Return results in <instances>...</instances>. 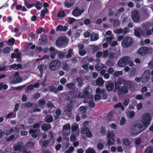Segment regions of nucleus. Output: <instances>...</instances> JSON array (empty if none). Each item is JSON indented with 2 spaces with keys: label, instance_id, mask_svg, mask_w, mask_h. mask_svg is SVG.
Returning <instances> with one entry per match:
<instances>
[{
  "label": "nucleus",
  "instance_id": "obj_1",
  "mask_svg": "<svg viewBox=\"0 0 153 153\" xmlns=\"http://www.w3.org/2000/svg\"><path fill=\"white\" fill-rule=\"evenodd\" d=\"M93 92V91L92 88L89 86H88L84 89L82 94L80 92H78L77 98H82L87 97L89 98L93 99L94 97L92 94Z\"/></svg>",
  "mask_w": 153,
  "mask_h": 153
},
{
  "label": "nucleus",
  "instance_id": "obj_2",
  "mask_svg": "<svg viewBox=\"0 0 153 153\" xmlns=\"http://www.w3.org/2000/svg\"><path fill=\"white\" fill-rule=\"evenodd\" d=\"M145 129V127L141 124L133 125L131 128L130 132L133 135H137Z\"/></svg>",
  "mask_w": 153,
  "mask_h": 153
},
{
  "label": "nucleus",
  "instance_id": "obj_3",
  "mask_svg": "<svg viewBox=\"0 0 153 153\" xmlns=\"http://www.w3.org/2000/svg\"><path fill=\"white\" fill-rule=\"evenodd\" d=\"M133 62L131 60L130 58L128 56H125L121 58L118 62V65L120 67H123L128 64L132 66L133 65Z\"/></svg>",
  "mask_w": 153,
  "mask_h": 153
},
{
  "label": "nucleus",
  "instance_id": "obj_4",
  "mask_svg": "<svg viewBox=\"0 0 153 153\" xmlns=\"http://www.w3.org/2000/svg\"><path fill=\"white\" fill-rule=\"evenodd\" d=\"M151 120L150 114L149 113H145L142 115L141 121L145 129L150 123Z\"/></svg>",
  "mask_w": 153,
  "mask_h": 153
},
{
  "label": "nucleus",
  "instance_id": "obj_5",
  "mask_svg": "<svg viewBox=\"0 0 153 153\" xmlns=\"http://www.w3.org/2000/svg\"><path fill=\"white\" fill-rule=\"evenodd\" d=\"M147 30L146 33L145 34L140 28H136L134 31L135 35L137 37H139L141 36V35L145 36H150L151 35L152 32L151 30Z\"/></svg>",
  "mask_w": 153,
  "mask_h": 153
},
{
  "label": "nucleus",
  "instance_id": "obj_6",
  "mask_svg": "<svg viewBox=\"0 0 153 153\" xmlns=\"http://www.w3.org/2000/svg\"><path fill=\"white\" fill-rule=\"evenodd\" d=\"M61 63L58 60H53L49 64V68L52 71H55L59 68Z\"/></svg>",
  "mask_w": 153,
  "mask_h": 153
},
{
  "label": "nucleus",
  "instance_id": "obj_7",
  "mask_svg": "<svg viewBox=\"0 0 153 153\" xmlns=\"http://www.w3.org/2000/svg\"><path fill=\"white\" fill-rule=\"evenodd\" d=\"M153 52V49L150 47H142L138 50V53L141 55L152 53Z\"/></svg>",
  "mask_w": 153,
  "mask_h": 153
},
{
  "label": "nucleus",
  "instance_id": "obj_8",
  "mask_svg": "<svg viewBox=\"0 0 153 153\" xmlns=\"http://www.w3.org/2000/svg\"><path fill=\"white\" fill-rule=\"evenodd\" d=\"M133 43L132 39L130 37H126L122 41L121 44L124 48H127L131 46Z\"/></svg>",
  "mask_w": 153,
  "mask_h": 153
},
{
  "label": "nucleus",
  "instance_id": "obj_9",
  "mask_svg": "<svg viewBox=\"0 0 153 153\" xmlns=\"http://www.w3.org/2000/svg\"><path fill=\"white\" fill-rule=\"evenodd\" d=\"M68 42L67 39L64 37L58 39L56 42V44L58 47H64L66 46Z\"/></svg>",
  "mask_w": 153,
  "mask_h": 153
},
{
  "label": "nucleus",
  "instance_id": "obj_10",
  "mask_svg": "<svg viewBox=\"0 0 153 153\" xmlns=\"http://www.w3.org/2000/svg\"><path fill=\"white\" fill-rule=\"evenodd\" d=\"M14 149L15 151H19L23 152V153H29L30 151H26L27 150V147L25 146H21L20 144L16 145L14 147Z\"/></svg>",
  "mask_w": 153,
  "mask_h": 153
},
{
  "label": "nucleus",
  "instance_id": "obj_11",
  "mask_svg": "<svg viewBox=\"0 0 153 153\" xmlns=\"http://www.w3.org/2000/svg\"><path fill=\"white\" fill-rule=\"evenodd\" d=\"M70 128L71 126L68 124L63 126L62 134L63 136L66 137L69 135L71 132Z\"/></svg>",
  "mask_w": 153,
  "mask_h": 153
},
{
  "label": "nucleus",
  "instance_id": "obj_12",
  "mask_svg": "<svg viewBox=\"0 0 153 153\" xmlns=\"http://www.w3.org/2000/svg\"><path fill=\"white\" fill-rule=\"evenodd\" d=\"M131 16L132 19L134 22H137L140 20L139 14L137 10H134L132 12Z\"/></svg>",
  "mask_w": 153,
  "mask_h": 153
},
{
  "label": "nucleus",
  "instance_id": "obj_13",
  "mask_svg": "<svg viewBox=\"0 0 153 153\" xmlns=\"http://www.w3.org/2000/svg\"><path fill=\"white\" fill-rule=\"evenodd\" d=\"M95 92L96 94L102 96V99H105L106 98V95L105 93V90L103 89H100L99 88H97Z\"/></svg>",
  "mask_w": 153,
  "mask_h": 153
},
{
  "label": "nucleus",
  "instance_id": "obj_14",
  "mask_svg": "<svg viewBox=\"0 0 153 153\" xmlns=\"http://www.w3.org/2000/svg\"><path fill=\"white\" fill-rule=\"evenodd\" d=\"M122 84L131 85V82L129 81H126L122 78H119L118 79L117 82L115 83V87H118V85H120Z\"/></svg>",
  "mask_w": 153,
  "mask_h": 153
},
{
  "label": "nucleus",
  "instance_id": "obj_15",
  "mask_svg": "<svg viewBox=\"0 0 153 153\" xmlns=\"http://www.w3.org/2000/svg\"><path fill=\"white\" fill-rule=\"evenodd\" d=\"M83 9L80 10L78 8H75L72 12V15L75 17L80 16L84 12Z\"/></svg>",
  "mask_w": 153,
  "mask_h": 153
},
{
  "label": "nucleus",
  "instance_id": "obj_16",
  "mask_svg": "<svg viewBox=\"0 0 153 153\" xmlns=\"http://www.w3.org/2000/svg\"><path fill=\"white\" fill-rule=\"evenodd\" d=\"M76 2V0H65L64 2V5L66 7L70 8L73 6Z\"/></svg>",
  "mask_w": 153,
  "mask_h": 153
},
{
  "label": "nucleus",
  "instance_id": "obj_17",
  "mask_svg": "<svg viewBox=\"0 0 153 153\" xmlns=\"http://www.w3.org/2000/svg\"><path fill=\"white\" fill-rule=\"evenodd\" d=\"M73 105H68L65 109V111L66 112V114L69 117L71 116V112L72 109Z\"/></svg>",
  "mask_w": 153,
  "mask_h": 153
},
{
  "label": "nucleus",
  "instance_id": "obj_18",
  "mask_svg": "<svg viewBox=\"0 0 153 153\" xmlns=\"http://www.w3.org/2000/svg\"><path fill=\"white\" fill-rule=\"evenodd\" d=\"M15 77L16 78V80L13 82L12 83H16L19 82H22V77L19 76L18 72H16L15 74Z\"/></svg>",
  "mask_w": 153,
  "mask_h": 153
},
{
  "label": "nucleus",
  "instance_id": "obj_19",
  "mask_svg": "<svg viewBox=\"0 0 153 153\" xmlns=\"http://www.w3.org/2000/svg\"><path fill=\"white\" fill-rule=\"evenodd\" d=\"M47 37L46 36H44L39 39L38 42L39 44L41 45H43L47 43Z\"/></svg>",
  "mask_w": 153,
  "mask_h": 153
},
{
  "label": "nucleus",
  "instance_id": "obj_20",
  "mask_svg": "<svg viewBox=\"0 0 153 153\" xmlns=\"http://www.w3.org/2000/svg\"><path fill=\"white\" fill-rule=\"evenodd\" d=\"M50 50L51 52L50 56L51 58L53 59L54 58L56 54H57L58 51L53 47H51Z\"/></svg>",
  "mask_w": 153,
  "mask_h": 153
},
{
  "label": "nucleus",
  "instance_id": "obj_21",
  "mask_svg": "<svg viewBox=\"0 0 153 153\" xmlns=\"http://www.w3.org/2000/svg\"><path fill=\"white\" fill-rule=\"evenodd\" d=\"M127 117L129 119H132L135 116V113L133 111H128L126 112Z\"/></svg>",
  "mask_w": 153,
  "mask_h": 153
},
{
  "label": "nucleus",
  "instance_id": "obj_22",
  "mask_svg": "<svg viewBox=\"0 0 153 153\" xmlns=\"http://www.w3.org/2000/svg\"><path fill=\"white\" fill-rule=\"evenodd\" d=\"M38 130L37 129H36L34 130V129H30L29 131V133L31 134V136L34 138H36L37 137V134L36 132Z\"/></svg>",
  "mask_w": 153,
  "mask_h": 153
},
{
  "label": "nucleus",
  "instance_id": "obj_23",
  "mask_svg": "<svg viewBox=\"0 0 153 153\" xmlns=\"http://www.w3.org/2000/svg\"><path fill=\"white\" fill-rule=\"evenodd\" d=\"M114 86L113 83L107 82L106 85V88L108 91H111L114 88Z\"/></svg>",
  "mask_w": 153,
  "mask_h": 153
},
{
  "label": "nucleus",
  "instance_id": "obj_24",
  "mask_svg": "<svg viewBox=\"0 0 153 153\" xmlns=\"http://www.w3.org/2000/svg\"><path fill=\"white\" fill-rule=\"evenodd\" d=\"M104 83V81L101 78H98L96 80V84L100 86H102Z\"/></svg>",
  "mask_w": 153,
  "mask_h": 153
},
{
  "label": "nucleus",
  "instance_id": "obj_25",
  "mask_svg": "<svg viewBox=\"0 0 153 153\" xmlns=\"http://www.w3.org/2000/svg\"><path fill=\"white\" fill-rule=\"evenodd\" d=\"M114 134L113 132H111L108 131L107 135V137L108 138L111 139L112 141H114Z\"/></svg>",
  "mask_w": 153,
  "mask_h": 153
},
{
  "label": "nucleus",
  "instance_id": "obj_26",
  "mask_svg": "<svg viewBox=\"0 0 153 153\" xmlns=\"http://www.w3.org/2000/svg\"><path fill=\"white\" fill-rule=\"evenodd\" d=\"M68 30V28L66 27H63L61 25H59L56 27V30L58 31H67Z\"/></svg>",
  "mask_w": 153,
  "mask_h": 153
},
{
  "label": "nucleus",
  "instance_id": "obj_27",
  "mask_svg": "<svg viewBox=\"0 0 153 153\" xmlns=\"http://www.w3.org/2000/svg\"><path fill=\"white\" fill-rule=\"evenodd\" d=\"M99 39V35L96 33H93L91 36V40L92 41H95Z\"/></svg>",
  "mask_w": 153,
  "mask_h": 153
},
{
  "label": "nucleus",
  "instance_id": "obj_28",
  "mask_svg": "<svg viewBox=\"0 0 153 153\" xmlns=\"http://www.w3.org/2000/svg\"><path fill=\"white\" fill-rule=\"evenodd\" d=\"M51 128V126L50 124H44L42 126V129L43 131H47Z\"/></svg>",
  "mask_w": 153,
  "mask_h": 153
},
{
  "label": "nucleus",
  "instance_id": "obj_29",
  "mask_svg": "<svg viewBox=\"0 0 153 153\" xmlns=\"http://www.w3.org/2000/svg\"><path fill=\"white\" fill-rule=\"evenodd\" d=\"M122 142L123 144L126 146H128L131 144L130 140L126 138L124 139L123 140Z\"/></svg>",
  "mask_w": 153,
  "mask_h": 153
},
{
  "label": "nucleus",
  "instance_id": "obj_30",
  "mask_svg": "<svg viewBox=\"0 0 153 153\" xmlns=\"http://www.w3.org/2000/svg\"><path fill=\"white\" fill-rule=\"evenodd\" d=\"M151 26V24L150 23H146L143 24L142 27L144 30H147Z\"/></svg>",
  "mask_w": 153,
  "mask_h": 153
},
{
  "label": "nucleus",
  "instance_id": "obj_31",
  "mask_svg": "<svg viewBox=\"0 0 153 153\" xmlns=\"http://www.w3.org/2000/svg\"><path fill=\"white\" fill-rule=\"evenodd\" d=\"M21 128V129H24V126L23 125H20L18 127H16L14 128L15 132H16L17 133H18L20 131V129Z\"/></svg>",
  "mask_w": 153,
  "mask_h": 153
},
{
  "label": "nucleus",
  "instance_id": "obj_32",
  "mask_svg": "<svg viewBox=\"0 0 153 153\" xmlns=\"http://www.w3.org/2000/svg\"><path fill=\"white\" fill-rule=\"evenodd\" d=\"M136 72L137 71L135 68L133 67L130 69L129 75L130 76H133L136 74Z\"/></svg>",
  "mask_w": 153,
  "mask_h": 153
},
{
  "label": "nucleus",
  "instance_id": "obj_33",
  "mask_svg": "<svg viewBox=\"0 0 153 153\" xmlns=\"http://www.w3.org/2000/svg\"><path fill=\"white\" fill-rule=\"evenodd\" d=\"M104 67L103 64L101 63H99L96 64L95 66V68L96 69L98 70H101Z\"/></svg>",
  "mask_w": 153,
  "mask_h": 153
},
{
  "label": "nucleus",
  "instance_id": "obj_34",
  "mask_svg": "<svg viewBox=\"0 0 153 153\" xmlns=\"http://www.w3.org/2000/svg\"><path fill=\"white\" fill-rule=\"evenodd\" d=\"M89 129L85 126H84L81 129V132L82 133L86 134L88 131Z\"/></svg>",
  "mask_w": 153,
  "mask_h": 153
},
{
  "label": "nucleus",
  "instance_id": "obj_35",
  "mask_svg": "<svg viewBox=\"0 0 153 153\" xmlns=\"http://www.w3.org/2000/svg\"><path fill=\"white\" fill-rule=\"evenodd\" d=\"M45 104V101L43 99H41L38 101V105L41 107L42 108L43 106Z\"/></svg>",
  "mask_w": 153,
  "mask_h": 153
},
{
  "label": "nucleus",
  "instance_id": "obj_36",
  "mask_svg": "<svg viewBox=\"0 0 153 153\" xmlns=\"http://www.w3.org/2000/svg\"><path fill=\"white\" fill-rule=\"evenodd\" d=\"M49 142V141L48 140H46L44 141H43L42 140H40L39 142V144L41 146H47Z\"/></svg>",
  "mask_w": 153,
  "mask_h": 153
},
{
  "label": "nucleus",
  "instance_id": "obj_37",
  "mask_svg": "<svg viewBox=\"0 0 153 153\" xmlns=\"http://www.w3.org/2000/svg\"><path fill=\"white\" fill-rule=\"evenodd\" d=\"M66 14L64 11L60 10L58 13L57 16L59 18L63 17Z\"/></svg>",
  "mask_w": 153,
  "mask_h": 153
},
{
  "label": "nucleus",
  "instance_id": "obj_38",
  "mask_svg": "<svg viewBox=\"0 0 153 153\" xmlns=\"http://www.w3.org/2000/svg\"><path fill=\"white\" fill-rule=\"evenodd\" d=\"M114 108H120L122 110H124V106L120 103H119L115 105L114 106Z\"/></svg>",
  "mask_w": 153,
  "mask_h": 153
},
{
  "label": "nucleus",
  "instance_id": "obj_39",
  "mask_svg": "<svg viewBox=\"0 0 153 153\" xmlns=\"http://www.w3.org/2000/svg\"><path fill=\"white\" fill-rule=\"evenodd\" d=\"M53 117L51 115H47L45 118V121L47 122H51L53 121Z\"/></svg>",
  "mask_w": 153,
  "mask_h": 153
},
{
  "label": "nucleus",
  "instance_id": "obj_40",
  "mask_svg": "<svg viewBox=\"0 0 153 153\" xmlns=\"http://www.w3.org/2000/svg\"><path fill=\"white\" fill-rule=\"evenodd\" d=\"M113 74L114 77H118L120 75H122L123 74V72L122 71H115Z\"/></svg>",
  "mask_w": 153,
  "mask_h": 153
},
{
  "label": "nucleus",
  "instance_id": "obj_41",
  "mask_svg": "<svg viewBox=\"0 0 153 153\" xmlns=\"http://www.w3.org/2000/svg\"><path fill=\"white\" fill-rule=\"evenodd\" d=\"M85 153H96V152L94 149L90 147L86 150Z\"/></svg>",
  "mask_w": 153,
  "mask_h": 153
},
{
  "label": "nucleus",
  "instance_id": "obj_42",
  "mask_svg": "<svg viewBox=\"0 0 153 153\" xmlns=\"http://www.w3.org/2000/svg\"><path fill=\"white\" fill-rule=\"evenodd\" d=\"M153 149L152 147H148L145 150V153H152Z\"/></svg>",
  "mask_w": 153,
  "mask_h": 153
},
{
  "label": "nucleus",
  "instance_id": "obj_43",
  "mask_svg": "<svg viewBox=\"0 0 153 153\" xmlns=\"http://www.w3.org/2000/svg\"><path fill=\"white\" fill-rule=\"evenodd\" d=\"M87 107H85L84 106H82L80 107L78 109L79 111L80 112H85V111L87 109Z\"/></svg>",
  "mask_w": 153,
  "mask_h": 153
},
{
  "label": "nucleus",
  "instance_id": "obj_44",
  "mask_svg": "<svg viewBox=\"0 0 153 153\" xmlns=\"http://www.w3.org/2000/svg\"><path fill=\"white\" fill-rule=\"evenodd\" d=\"M10 67L11 68H13L16 69H17L18 68H20L22 67L21 65L19 64L16 65V64H13L11 65Z\"/></svg>",
  "mask_w": 153,
  "mask_h": 153
},
{
  "label": "nucleus",
  "instance_id": "obj_45",
  "mask_svg": "<svg viewBox=\"0 0 153 153\" xmlns=\"http://www.w3.org/2000/svg\"><path fill=\"white\" fill-rule=\"evenodd\" d=\"M56 113L57 116H54V118L56 120L58 119L59 118L58 116H60L61 114V111L58 109L56 110Z\"/></svg>",
  "mask_w": 153,
  "mask_h": 153
},
{
  "label": "nucleus",
  "instance_id": "obj_46",
  "mask_svg": "<svg viewBox=\"0 0 153 153\" xmlns=\"http://www.w3.org/2000/svg\"><path fill=\"white\" fill-rule=\"evenodd\" d=\"M47 67V66L46 65L44 64L40 65L39 66V68L40 70L41 73L42 72L43 69H45Z\"/></svg>",
  "mask_w": 153,
  "mask_h": 153
},
{
  "label": "nucleus",
  "instance_id": "obj_47",
  "mask_svg": "<svg viewBox=\"0 0 153 153\" xmlns=\"http://www.w3.org/2000/svg\"><path fill=\"white\" fill-rule=\"evenodd\" d=\"M42 6V4L39 2H37L35 5V7L38 10H40Z\"/></svg>",
  "mask_w": 153,
  "mask_h": 153
},
{
  "label": "nucleus",
  "instance_id": "obj_48",
  "mask_svg": "<svg viewBox=\"0 0 153 153\" xmlns=\"http://www.w3.org/2000/svg\"><path fill=\"white\" fill-rule=\"evenodd\" d=\"M73 54V50L71 49H70L68 50V54L66 56V58H71Z\"/></svg>",
  "mask_w": 153,
  "mask_h": 153
},
{
  "label": "nucleus",
  "instance_id": "obj_49",
  "mask_svg": "<svg viewBox=\"0 0 153 153\" xmlns=\"http://www.w3.org/2000/svg\"><path fill=\"white\" fill-rule=\"evenodd\" d=\"M25 5L27 8H30L34 6V4H30L27 2L26 1H25Z\"/></svg>",
  "mask_w": 153,
  "mask_h": 153
},
{
  "label": "nucleus",
  "instance_id": "obj_50",
  "mask_svg": "<svg viewBox=\"0 0 153 153\" xmlns=\"http://www.w3.org/2000/svg\"><path fill=\"white\" fill-rule=\"evenodd\" d=\"M66 86L69 89H72L74 88L75 85L72 83H69L66 85Z\"/></svg>",
  "mask_w": 153,
  "mask_h": 153
},
{
  "label": "nucleus",
  "instance_id": "obj_51",
  "mask_svg": "<svg viewBox=\"0 0 153 153\" xmlns=\"http://www.w3.org/2000/svg\"><path fill=\"white\" fill-rule=\"evenodd\" d=\"M78 83V85L79 86L81 87L83 85L82 81V79L80 78H78L76 79Z\"/></svg>",
  "mask_w": 153,
  "mask_h": 153
},
{
  "label": "nucleus",
  "instance_id": "obj_52",
  "mask_svg": "<svg viewBox=\"0 0 153 153\" xmlns=\"http://www.w3.org/2000/svg\"><path fill=\"white\" fill-rule=\"evenodd\" d=\"M48 11V10L47 9H46L45 10H42L41 14L40 15L41 17L42 18H43L45 16V14L47 13Z\"/></svg>",
  "mask_w": 153,
  "mask_h": 153
},
{
  "label": "nucleus",
  "instance_id": "obj_53",
  "mask_svg": "<svg viewBox=\"0 0 153 153\" xmlns=\"http://www.w3.org/2000/svg\"><path fill=\"white\" fill-rule=\"evenodd\" d=\"M49 89L50 91L54 92L55 93L57 92V89L54 86H51L49 87Z\"/></svg>",
  "mask_w": 153,
  "mask_h": 153
},
{
  "label": "nucleus",
  "instance_id": "obj_54",
  "mask_svg": "<svg viewBox=\"0 0 153 153\" xmlns=\"http://www.w3.org/2000/svg\"><path fill=\"white\" fill-rule=\"evenodd\" d=\"M102 98V96L96 94L94 96V100L97 101Z\"/></svg>",
  "mask_w": 153,
  "mask_h": 153
},
{
  "label": "nucleus",
  "instance_id": "obj_55",
  "mask_svg": "<svg viewBox=\"0 0 153 153\" xmlns=\"http://www.w3.org/2000/svg\"><path fill=\"white\" fill-rule=\"evenodd\" d=\"M102 57L105 58L108 57L109 55V53L107 50H105L103 51L102 53Z\"/></svg>",
  "mask_w": 153,
  "mask_h": 153
},
{
  "label": "nucleus",
  "instance_id": "obj_56",
  "mask_svg": "<svg viewBox=\"0 0 153 153\" xmlns=\"http://www.w3.org/2000/svg\"><path fill=\"white\" fill-rule=\"evenodd\" d=\"M8 88V86L5 84H3V83L0 84V90L2 88L4 90L7 89Z\"/></svg>",
  "mask_w": 153,
  "mask_h": 153
},
{
  "label": "nucleus",
  "instance_id": "obj_57",
  "mask_svg": "<svg viewBox=\"0 0 153 153\" xmlns=\"http://www.w3.org/2000/svg\"><path fill=\"white\" fill-rule=\"evenodd\" d=\"M109 126L111 128L114 130L117 129V125L114 123H112L111 125H109Z\"/></svg>",
  "mask_w": 153,
  "mask_h": 153
},
{
  "label": "nucleus",
  "instance_id": "obj_58",
  "mask_svg": "<svg viewBox=\"0 0 153 153\" xmlns=\"http://www.w3.org/2000/svg\"><path fill=\"white\" fill-rule=\"evenodd\" d=\"M150 72L148 70H146L144 72L142 76L149 77V76L150 75Z\"/></svg>",
  "mask_w": 153,
  "mask_h": 153
},
{
  "label": "nucleus",
  "instance_id": "obj_59",
  "mask_svg": "<svg viewBox=\"0 0 153 153\" xmlns=\"http://www.w3.org/2000/svg\"><path fill=\"white\" fill-rule=\"evenodd\" d=\"M82 31L81 29L78 30L75 34V37L76 38H78L80 34L82 33Z\"/></svg>",
  "mask_w": 153,
  "mask_h": 153
},
{
  "label": "nucleus",
  "instance_id": "obj_60",
  "mask_svg": "<svg viewBox=\"0 0 153 153\" xmlns=\"http://www.w3.org/2000/svg\"><path fill=\"white\" fill-rule=\"evenodd\" d=\"M3 51L4 53H10L11 49L9 48L6 47L4 49Z\"/></svg>",
  "mask_w": 153,
  "mask_h": 153
},
{
  "label": "nucleus",
  "instance_id": "obj_61",
  "mask_svg": "<svg viewBox=\"0 0 153 153\" xmlns=\"http://www.w3.org/2000/svg\"><path fill=\"white\" fill-rule=\"evenodd\" d=\"M74 150V148L73 146H71L69 148L68 150H66L65 153H72Z\"/></svg>",
  "mask_w": 153,
  "mask_h": 153
},
{
  "label": "nucleus",
  "instance_id": "obj_62",
  "mask_svg": "<svg viewBox=\"0 0 153 153\" xmlns=\"http://www.w3.org/2000/svg\"><path fill=\"white\" fill-rule=\"evenodd\" d=\"M14 39L13 38H11L8 41V44L10 45H13L14 44Z\"/></svg>",
  "mask_w": 153,
  "mask_h": 153
},
{
  "label": "nucleus",
  "instance_id": "obj_63",
  "mask_svg": "<svg viewBox=\"0 0 153 153\" xmlns=\"http://www.w3.org/2000/svg\"><path fill=\"white\" fill-rule=\"evenodd\" d=\"M75 19L74 18L71 17H69L68 18V22L69 24H72L75 21Z\"/></svg>",
  "mask_w": 153,
  "mask_h": 153
},
{
  "label": "nucleus",
  "instance_id": "obj_64",
  "mask_svg": "<svg viewBox=\"0 0 153 153\" xmlns=\"http://www.w3.org/2000/svg\"><path fill=\"white\" fill-rule=\"evenodd\" d=\"M58 56L60 58H62L64 57L65 56V53L63 52L58 51L57 53Z\"/></svg>",
  "mask_w": 153,
  "mask_h": 153
}]
</instances>
